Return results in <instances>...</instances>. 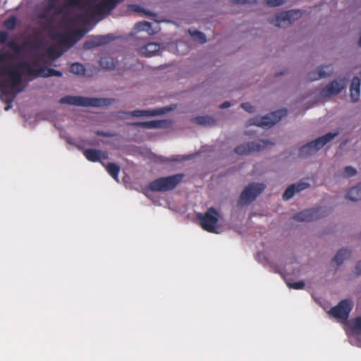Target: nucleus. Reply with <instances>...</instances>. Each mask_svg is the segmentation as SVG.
Segmentation results:
<instances>
[{"mask_svg": "<svg viewBox=\"0 0 361 361\" xmlns=\"http://www.w3.org/2000/svg\"><path fill=\"white\" fill-rule=\"evenodd\" d=\"M37 63H31L29 61L19 62L13 67L2 66L0 68V75L10 76L9 81H3L1 84L2 90L0 98L2 101L8 104L5 110H8L11 104L16 97L17 94L21 92L23 89L20 87L23 82V76L26 75L33 78L37 77H50L47 75L48 68H36Z\"/></svg>", "mask_w": 361, "mask_h": 361, "instance_id": "nucleus-1", "label": "nucleus"}, {"mask_svg": "<svg viewBox=\"0 0 361 361\" xmlns=\"http://www.w3.org/2000/svg\"><path fill=\"white\" fill-rule=\"evenodd\" d=\"M184 175L177 173L167 177H161L152 181L148 188L153 192H166L174 189L183 180Z\"/></svg>", "mask_w": 361, "mask_h": 361, "instance_id": "nucleus-2", "label": "nucleus"}, {"mask_svg": "<svg viewBox=\"0 0 361 361\" xmlns=\"http://www.w3.org/2000/svg\"><path fill=\"white\" fill-rule=\"evenodd\" d=\"M60 104H66L78 106L98 107L107 105L109 102L106 99L85 97L82 96H65L60 99Z\"/></svg>", "mask_w": 361, "mask_h": 361, "instance_id": "nucleus-3", "label": "nucleus"}, {"mask_svg": "<svg viewBox=\"0 0 361 361\" xmlns=\"http://www.w3.org/2000/svg\"><path fill=\"white\" fill-rule=\"evenodd\" d=\"M339 132L337 130L334 133H328L323 136H321L313 141L308 142L300 148L299 155L305 157L316 153L319 149L322 148L326 144L331 141L335 137L338 135Z\"/></svg>", "mask_w": 361, "mask_h": 361, "instance_id": "nucleus-4", "label": "nucleus"}, {"mask_svg": "<svg viewBox=\"0 0 361 361\" xmlns=\"http://www.w3.org/2000/svg\"><path fill=\"white\" fill-rule=\"evenodd\" d=\"M219 214L213 207H210L204 214H199L197 219L201 227L210 233L216 232V224L219 221Z\"/></svg>", "mask_w": 361, "mask_h": 361, "instance_id": "nucleus-5", "label": "nucleus"}, {"mask_svg": "<svg viewBox=\"0 0 361 361\" xmlns=\"http://www.w3.org/2000/svg\"><path fill=\"white\" fill-rule=\"evenodd\" d=\"M287 115V110L281 109L270 113L269 114L259 119L253 118L250 121V125L257 126L264 128H271L278 123L282 118Z\"/></svg>", "mask_w": 361, "mask_h": 361, "instance_id": "nucleus-6", "label": "nucleus"}, {"mask_svg": "<svg viewBox=\"0 0 361 361\" xmlns=\"http://www.w3.org/2000/svg\"><path fill=\"white\" fill-rule=\"evenodd\" d=\"M301 15L302 12L300 10H290L276 15L269 20V22L279 27H285L298 19Z\"/></svg>", "mask_w": 361, "mask_h": 361, "instance_id": "nucleus-7", "label": "nucleus"}, {"mask_svg": "<svg viewBox=\"0 0 361 361\" xmlns=\"http://www.w3.org/2000/svg\"><path fill=\"white\" fill-rule=\"evenodd\" d=\"M353 308V302L350 299L342 300L338 304L328 312L332 317L338 319L346 320Z\"/></svg>", "mask_w": 361, "mask_h": 361, "instance_id": "nucleus-8", "label": "nucleus"}, {"mask_svg": "<svg viewBox=\"0 0 361 361\" xmlns=\"http://www.w3.org/2000/svg\"><path fill=\"white\" fill-rule=\"evenodd\" d=\"M121 0H104L97 4H91L87 11L91 14L97 16H106L114 10Z\"/></svg>", "mask_w": 361, "mask_h": 361, "instance_id": "nucleus-9", "label": "nucleus"}, {"mask_svg": "<svg viewBox=\"0 0 361 361\" xmlns=\"http://www.w3.org/2000/svg\"><path fill=\"white\" fill-rule=\"evenodd\" d=\"M265 188L263 183H252L245 188L240 196V202L242 204H247L254 201Z\"/></svg>", "mask_w": 361, "mask_h": 361, "instance_id": "nucleus-10", "label": "nucleus"}, {"mask_svg": "<svg viewBox=\"0 0 361 361\" xmlns=\"http://www.w3.org/2000/svg\"><path fill=\"white\" fill-rule=\"evenodd\" d=\"M269 144L264 140H259L257 142H247L238 145L235 149V152L240 155H246L252 152H259L266 148Z\"/></svg>", "mask_w": 361, "mask_h": 361, "instance_id": "nucleus-11", "label": "nucleus"}, {"mask_svg": "<svg viewBox=\"0 0 361 361\" xmlns=\"http://www.w3.org/2000/svg\"><path fill=\"white\" fill-rule=\"evenodd\" d=\"M322 208H312L295 214L293 219L296 221H311L323 216Z\"/></svg>", "mask_w": 361, "mask_h": 361, "instance_id": "nucleus-12", "label": "nucleus"}, {"mask_svg": "<svg viewBox=\"0 0 361 361\" xmlns=\"http://www.w3.org/2000/svg\"><path fill=\"white\" fill-rule=\"evenodd\" d=\"M114 38L111 35L92 36L83 43L84 49H92L99 46L109 43Z\"/></svg>", "mask_w": 361, "mask_h": 361, "instance_id": "nucleus-13", "label": "nucleus"}, {"mask_svg": "<svg viewBox=\"0 0 361 361\" xmlns=\"http://www.w3.org/2000/svg\"><path fill=\"white\" fill-rule=\"evenodd\" d=\"M83 155L92 162H100L104 165V160L108 159L109 154L106 151L96 149H86L83 150Z\"/></svg>", "mask_w": 361, "mask_h": 361, "instance_id": "nucleus-14", "label": "nucleus"}, {"mask_svg": "<svg viewBox=\"0 0 361 361\" xmlns=\"http://www.w3.org/2000/svg\"><path fill=\"white\" fill-rule=\"evenodd\" d=\"M345 87V81L341 80L338 81L336 80L331 81L322 90V94L326 97L338 94L340 93Z\"/></svg>", "mask_w": 361, "mask_h": 361, "instance_id": "nucleus-15", "label": "nucleus"}, {"mask_svg": "<svg viewBox=\"0 0 361 361\" xmlns=\"http://www.w3.org/2000/svg\"><path fill=\"white\" fill-rule=\"evenodd\" d=\"M333 72V68L331 66L319 67L316 71H311L307 74V80L314 81L322 78L329 76Z\"/></svg>", "mask_w": 361, "mask_h": 361, "instance_id": "nucleus-16", "label": "nucleus"}, {"mask_svg": "<svg viewBox=\"0 0 361 361\" xmlns=\"http://www.w3.org/2000/svg\"><path fill=\"white\" fill-rule=\"evenodd\" d=\"M310 187V184L307 183H299L298 184H293L288 186L283 194V199L284 200H288L295 192H299L302 190Z\"/></svg>", "mask_w": 361, "mask_h": 361, "instance_id": "nucleus-17", "label": "nucleus"}, {"mask_svg": "<svg viewBox=\"0 0 361 361\" xmlns=\"http://www.w3.org/2000/svg\"><path fill=\"white\" fill-rule=\"evenodd\" d=\"M350 96L353 102H356L360 97V80L357 77L353 78L350 85Z\"/></svg>", "mask_w": 361, "mask_h": 361, "instance_id": "nucleus-18", "label": "nucleus"}, {"mask_svg": "<svg viewBox=\"0 0 361 361\" xmlns=\"http://www.w3.org/2000/svg\"><path fill=\"white\" fill-rule=\"evenodd\" d=\"M160 49V45L158 43L149 42L140 48L139 54L142 56L149 57L153 56Z\"/></svg>", "mask_w": 361, "mask_h": 361, "instance_id": "nucleus-19", "label": "nucleus"}, {"mask_svg": "<svg viewBox=\"0 0 361 361\" xmlns=\"http://www.w3.org/2000/svg\"><path fill=\"white\" fill-rule=\"evenodd\" d=\"M52 38L54 40L59 41L63 45L71 46L76 42L75 39H74L71 32L65 34L55 32L53 34Z\"/></svg>", "mask_w": 361, "mask_h": 361, "instance_id": "nucleus-20", "label": "nucleus"}, {"mask_svg": "<svg viewBox=\"0 0 361 361\" xmlns=\"http://www.w3.org/2000/svg\"><path fill=\"white\" fill-rule=\"evenodd\" d=\"M134 30L135 32L145 31L149 35H152L158 32L159 28H152V23L147 21H141L136 23L134 26Z\"/></svg>", "mask_w": 361, "mask_h": 361, "instance_id": "nucleus-21", "label": "nucleus"}, {"mask_svg": "<svg viewBox=\"0 0 361 361\" xmlns=\"http://www.w3.org/2000/svg\"><path fill=\"white\" fill-rule=\"evenodd\" d=\"M346 198L354 202L361 200V183L348 190Z\"/></svg>", "mask_w": 361, "mask_h": 361, "instance_id": "nucleus-22", "label": "nucleus"}, {"mask_svg": "<svg viewBox=\"0 0 361 361\" xmlns=\"http://www.w3.org/2000/svg\"><path fill=\"white\" fill-rule=\"evenodd\" d=\"M162 124L163 123L161 121H150L144 122H136L133 123V125L135 126L147 129L159 128L162 127Z\"/></svg>", "mask_w": 361, "mask_h": 361, "instance_id": "nucleus-23", "label": "nucleus"}, {"mask_svg": "<svg viewBox=\"0 0 361 361\" xmlns=\"http://www.w3.org/2000/svg\"><path fill=\"white\" fill-rule=\"evenodd\" d=\"M109 174L116 180H118V174L120 173V166L114 163H108L103 165Z\"/></svg>", "mask_w": 361, "mask_h": 361, "instance_id": "nucleus-24", "label": "nucleus"}, {"mask_svg": "<svg viewBox=\"0 0 361 361\" xmlns=\"http://www.w3.org/2000/svg\"><path fill=\"white\" fill-rule=\"evenodd\" d=\"M350 255V252L347 249H341L335 255L334 262L337 265H341L343 261Z\"/></svg>", "mask_w": 361, "mask_h": 361, "instance_id": "nucleus-25", "label": "nucleus"}, {"mask_svg": "<svg viewBox=\"0 0 361 361\" xmlns=\"http://www.w3.org/2000/svg\"><path fill=\"white\" fill-rule=\"evenodd\" d=\"M100 66L106 70H111L115 68V63L113 58L109 56H103L99 59Z\"/></svg>", "mask_w": 361, "mask_h": 361, "instance_id": "nucleus-26", "label": "nucleus"}, {"mask_svg": "<svg viewBox=\"0 0 361 361\" xmlns=\"http://www.w3.org/2000/svg\"><path fill=\"white\" fill-rule=\"evenodd\" d=\"M159 112L157 111H149V110H134L130 112H128L127 114H129L134 117H142V116H151L157 115Z\"/></svg>", "mask_w": 361, "mask_h": 361, "instance_id": "nucleus-27", "label": "nucleus"}, {"mask_svg": "<svg viewBox=\"0 0 361 361\" xmlns=\"http://www.w3.org/2000/svg\"><path fill=\"white\" fill-rule=\"evenodd\" d=\"M70 71L75 75H84L85 73V68L80 63H74L71 65Z\"/></svg>", "mask_w": 361, "mask_h": 361, "instance_id": "nucleus-28", "label": "nucleus"}, {"mask_svg": "<svg viewBox=\"0 0 361 361\" xmlns=\"http://www.w3.org/2000/svg\"><path fill=\"white\" fill-rule=\"evenodd\" d=\"M194 120L196 123L203 126H212L214 123V121L212 118L207 116H197L195 118Z\"/></svg>", "mask_w": 361, "mask_h": 361, "instance_id": "nucleus-29", "label": "nucleus"}, {"mask_svg": "<svg viewBox=\"0 0 361 361\" xmlns=\"http://www.w3.org/2000/svg\"><path fill=\"white\" fill-rule=\"evenodd\" d=\"M189 33L192 37L193 39L201 44L206 42V36L203 32L195 30L193 32L189 30Z\"/></svg>", "mask_w": 361, "mask_h": 361, "instance_id": "nucleus-30", "label": "nucleus"}, {"mask_svg": "<svg viewBox=\"0 0 361 361\" xmlns=\"http://www.w3.org/2000/svg\"><path fill=\"white\" fill-rule=\"evenodd\" d=\"M17 23V19L14 16L9 17L4 22V26L9 30H12L15 28Z\"/></svg>", "mask_w": 361, "mask_h": 361, "instance_id": "nucleus-31", "label": "nucleus"}, {"mask_svg": "<svg viewBox=\"0 0 361 361\" xmlns=\"http://www.w3.org/2000/svg\"><path fill=\"white\" fill-rule=\"evenodd\" d=\"M87 32V30L85 28H78L71 32L76 42L80 39Z\"/></svg>", "mask_w": 361, "mask_h": 361, "instance_id": "nucleus-32", "label": "nucleus"}, {"mask_svg": "<svg viewBox=\"0 0 361 361\" xmlns=\"http://www.w3.org/2000/svg\"><path fill=\"white\" fill-rule=\"evenodd\" d=\"M351 329L353 332L361 331V317H357L353 320Z\"/></svg>", "mask_w": 361, "mask_h": 361, "instance_id": "nucleus-33", "label": "nucleus"}, {"mask_svg": "<svg viewBox=\"0 0 361 361\" xmlns=\"http://www.w3.org/2000/svg\"><path fill=\"white\" fill-rule=\"evenodd\" d=\"M286 0H264V4L270 7H275L284 4Z\"/></svg>", "mask_w": 361, "mask_h": 361, "instance_id": "nucleus-34", "label": "nucleus"}, {"mask_svg": "<svg viewBox=\"0 0 361 361\" xmlns=\"http://www.w3.org/2000/svg\"><path fill=\"white\" fill-rule=\"evenodd\" d=\"M128 9L130 11H135V12H144L147 16H152L153 15L149 11H145L143 8H142L139 6L134 5V4L129 5L128 6Z\"/></svg>", "mask_w": 361, "mask_h": 361, "instance_id": "nucleus-35", "label": "nucleus"}, {"mask_svg": "<svg viewBox=\"0 0 361 361\" xmlns=\"http://www.w3.org/2000/svg\"><path fill=\"white\" fill-rule=\"evenodd\" d=\"M357 171L352 166H346L344 169L343 176L345 177H350L353 176L356 174Z\"/></svg>", "mask_w": 361, "mask_h": 361, "instance_id": "nucleus-36", "label": "nucleus"}, {"mask_svg": "<svg viewBox=\"0 0 361 361\" xmlns=\"http://www.w3.org/2000/svg\"><path fill=\"white\" fill-rule=\"evenodd\" d=\"M288 286L293 289L299 290L302 289L305 287V283L300 281L294 283H288Z\"/></svg>", "mask_w": 361, "mask_h": 361, "instance_id": "nucleus-37", "label": "nucleus"}, {"mask_svg": "<svg viewBox=\"0 0 361 361\" xmlns=\"http://www.w3.org/2000/svg\"><path fill=\"white\" fill-rule=\"evenodd\" d=\"M8 46L10 49H11L12 50H13L14 51H16L17 53H18L21 51V47L20 45H18L14 41H10L8 43Z\"/></svg>", "mask_w": 361, "mask_h": 361, "instance_id": "nucleus-38", "label": "nucleus"}, {"mask_svg": "<svg viewBox=\"0 0 361 361\" xmlns=\"http://www.w3.org/2000/svg\"><path fill=\"white\" fill-rule=\"evenodd\" d=\"M240 107L249 113L254 111V106L248 102L242 103Z\"/></svg>", "mask_w": 361, "mask_h": 361, "instance_id": "nucleus-39", "label": "nucleus"}, {"mask_svg": "<svg viewBox=\"0 0 361 361\" xmlns=\"http://www.w3.org/2000/svg\"><path fill=\"white\" fill-rule=\"evenodd\" d=\"M48 74H47V75H50L51 76H57V77H61L62 76V73L58 70H55L54 68H48Z\"/></svg>", "mask_w": 361, "mask_h": 361, "instance_id": "nucleus-40", "label": "nucleus"}, {"mask_svg": "<svg viewBox=\"0 0 361 361\" xmlns=\"http://www.w3.org/2000/svg\"><path fill=\"white\" fill-rule=\"evenodd\" d=\"M8 38L7 32L5 31H0V44H4L6 42Z\"/></svg>", "mask_w": 361, "mask_h": 361, "instance_id": "nucleus-41", "label": "nucleus"}, {"mask_svg": "<svg viewBox=\"0 0 361 361\" xmlns=\"http://www.w3.org/2000/svg\"><path fill=\"white\" fill-rule=\"evenodd\" d=\"M82 0H68V5L70 6H80Z\"/></svg>", "mask_w": 361, "mask_h": 361, "instance_id": "nucleus-42", "label": "nucleus"}, {"mask_svg": "<svg viewBox=\"0 0 361 361\" xmlns=\"http://www.w3.org/2000/svg\"><path fill=\"white\" fill-rule=\"evenodd\" d=\"M233 4H245L252 2V0H230Z\"/></svg>", "mask_w": 361, "mask_h": 361, "instance_id": "nucleus-43", "label": "nucleus"}, {"mask_svg": "<svg viewBox=\"0 0 361 361\" xmlns=\"http://www.w3.org/2000/svg\"><path fill=\"white\" fill-rule=\"evenodd\" d=\"M97 135L102 136V137H111V135L109 133L98 130L96 132Z\"/></svg>", "mask_w": 361, "mask_h": 361, "instance_id": "nucleus-44", "label": "nucleus"}, {"mask_svg": "<svg viewBox=\"0 0 361 361\" xmlns=\"http://www.w3.org/2000/svg\"><path fill=\"white\" fill-rule=\"evenodd\" d=\"M355 273L357 275L361 274V260L356 264Z\"/></svg>", "mask_w": 361, "mask_h": 361, "instance_id": "nucleus-45", "label": "nucleus"}, {"mask_svg": "<svg viewBox=\"0 0 361 361\" xmlns=\"http://www.w3.org/2000/svg\"><path fill=\"white\" fill-rule=\"evenodd\" d=\"M231 106V102H224L220 105L221 109H226Z\"/></svg>", "mask_w": 361, "mask_h": 361, "instance_id": "nucleus-46", "label": "nucleus"}, {"mask_svg": "<svg viewBox=\"0 0 361 361\" xmlns=\"http://www.w3.org/2000/svg\"><path fill=\"white\" fill-rule=\"evenodd\" d=\"M63 20L64 22H71V23H73V21H75L74 19H71V18L66 17V16L63 17Z\"/></svg>", "mask_w": 361, "mask_h": 361, "instance_id": "nucleus-47", "label": "nucleus"}, {"mask_svg": "<svg viewBox=\"0 0 361 361\" xmlns=\"http://www.w3.org/2000/svg\"><path fill=\"white\" fill-rule=\"evenodd\" d=\"M49 52L50 54H52L54 52V50L53 49H49Z\"/></svg>", "mask_w": 361, "mask_h": 361, "instance_id": "nucleus-48", "label": "nucleus"}, {"mask_svg": "<svg viewBox=\"0 0 361 361\" xmlns=\"http://www.w3.org/2000/svg\"><path fill=\"white\" fill-rule=\"evenodd\" d=\"M48 1H49L50 3L54 4V3L57 2L59 0H48Z\"/></svg>", "mask_w": 361, "mask_h": 361, "instance_id": "nucleus-49", "label": "nucleus"}, {"mask_svg": "<svg viewBox=\"0 0 361 361\" xmlns=\"http://www.w3.org/2000/svg\"><path fill=\"white\" fill-rule=\"evenodd\" d=\"M282 74H283V73L281 72V73H278V74H276V76H278V75H282Z\"/></svg>", "mask_w": 361, "mask_h": 361, "instance_id": "nucleus-50", "label": "nucleus"}, {"mask_svg": "<svg viewBox=\"0 0 361 361\" xmlns=\"http://www.w3.org/2000/svg\"><path fill=\"white\" fill-rule=\"evenodd\" d=\"M61 12H62V11H61V10H60V11L58 12V13H61Z\"/></svg>", "mask_w": 361, "mask_h": 361, "instance_id": "nucleus-51", "label": "nucleus"}]
</instances>
